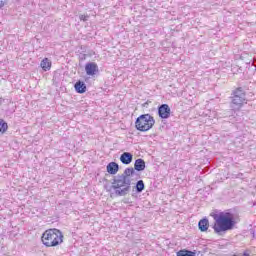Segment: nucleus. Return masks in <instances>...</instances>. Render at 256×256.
Here are the masks:
<instances>
[{
    "instance_id": "nucleus-3",
    "label": "nucleus",
    "mask_w": 256,
    "mask_h": 256,
    "mask_svg": "<svg viewBox=\"0 0 256 256\" xmlns=\"http://www.w3.org/2000/svg\"><path fill=\"white\" fill-rule=\"evenodd\" d=\"M42 243L45 247H57L63 243V232L57 228L48 229L42 234Z\"/></svg>"
},
{
    "instance_id": "nucleus-18",
    "label": "nucleus",
    "mask_w": 256,
    "mask_h": 256,
    "mask_svg": "<svg viewBox=\"0 0 256 256\" xmlns=\"http://www.w3.org/2000/svg\"><path fill=\"white\" fill-rule=\"evenodd\" d=\"M147 105H149V102H145V103L143 104V107H147Z\"/></svg>"
},
{
    "instance_id": "nucleus-14",
    "label": "nucleus",
    "mask_w": 256,
    "mask_h": 256,
    "mask_svg": "<svg viewBox=\"0 0 256 256\" xmlns=\"http://www.w3.org/2000/svg\"><path fill=\"white\" fill-rule=\"evenodd\" d=\"M195 255H197L195 252L189 251V250H180L177 252V256H195Z\"/></svg>"
},
{
    "instance_id": "nucleus-5",
    "label": "nucleus",
    "mask_w": 256,
    "mask_h": 256,
    "mask_svg": "<svg viewBox=\"0 0 256 256\" xmlns=\"http://www.w3.org/2000/svg\"><path fill=\"white\" fill-rule=\"evenodd\" d=\"M155 125V118L151 114H142L135 121L137 131H149Z\"/></svg>"
},
{
    "instance_id": "nucleus-10",
    "label": "nucleus",
    "mask_w": 256,
    "mask_h": 256,
    "mask_svg": "<svg viewBox=\"0 0 256 256\" xmlns=\"http://www.w3.org/2000/svg\"><path fill=\"white\" fill-rule=\"evenodd\" d=\"M74 89L76 93H85L87 91V85H85V82L79 80L75 83Z\"/></svg>"
},
{
    "instance_id": "nucleus-12",
    "label": "nucleus",
    "mask_w": 256,
    "mask_h": 256,
    "mask_svg": "<svg viewBox=\"0 0 256 256\" xmlns=\"http://www.w3.org/2000/svg\"><path fill=\"white\" fill-rule=\"evenodd\" d=\"M41 68L43 71H50L51 70V62L49 58H44L40 63Z\"/></svg>"
},
{
    "instance_id": "nucleus-1",
    "label": "nucleus",
    "mask_w": 256,
    "mask_h": 256,
    "mask_svg": "<svg viewBox=\"0 0 256 256\" xmlns=\"http://www.w3.org/2000/svg\"><path fill=\"white\" fill-rule=\"evenodd\" d=\"M145 160L138 158L134 162V168H126L121 175H117L113 181L112 185L106 191L110 192L114 189L115 195L117 197H125L131 191V178L135 175V171H145Z\"/></svg>"
},
{
    "instance_id": "nucleus-6",
    "label": "nucleus",
    "mask_w": 256,
    "mask_h": 256,
    "mask_svg": "<svg viewBox=\"0 0 256 256\" xmlns=\"http://www.w3.org/2000/svg\"><path fill=\"white\" fill-rule=\"evenodd\" d=\"M158 115L160 119H169L171 117V108L167 104L158 107Z\"/></svg>"
},
{
    "instance_id": "nucleus-15",
    "label": "nucleus",
    "mask_w": 256,
    "mask_h": 256,
    "mask_svg": "<svg viewBox=\"0 0 256 256\" xmlns=\"http://www.w3.org/2000/svg\"><path fill=\"white\" fill-rule=\"evenodd\" d=\"M7 129H9L7 122H5L3 119H0V133H5Z\"/></svg>"
},
{
    "instance_id": "nucleus-16",
    "label": "nucleus",
    "mask_w": 256,
    "mask_h": 256,
    "mask_svg": "<svg viewBox=\"0 0 256 256\" xmlns=\"http://www.w3.org/2000/svg\"><path fill=\"white\" fill-rule=\"evenodd\" d=\"M80 21H89V15L88 14H80L79 15Z\"/></svg>"
},
{
    "instance_id": "nucleus-8",
    "label": "nucleus",
    "mask_w": 256,
    "mask_h": 256,
    "mask_svg": "<svg viewBox=\"0 0 256 256\" xmlns=\"http://www.w3.org/2000/svg\"><path fill=\"white\" fill-rule=\"evenodd\" d=\"M120 161L123 163V165H130L133 161V154L130 152H124L120 156Z\"/></svg>"
},
{
    "instance_id": "nucleus-19",
    "label": "nucleus",
    "mask_w": 256,
    "mask_h": 256,
    "mask_svg": "<svg viewBox=\"0 0 256 256\" xmlns=\"http://www.w3.org/2000/svg\"><path fill=\"white\" fill-rule=\"evenodd\" d=\"M242 256H250L249 253L244 252Z\"/></svg>"
},
{
    "instance_id": "nucleus-4",
    "label": "nucleus",
    "mask_w": 256,
    "mask_h": 256,
    "mask_svg": "<svg viewBox=\"0 0 256 256\" xmlns=\"http://www.w3.org/2000/svg\"><path fill=\"white\" fill-rule=\"evenodd\" d=\"M247 103V93L242 87H238L232 91L231 107L232 109H241Z\"/></svg>"
},
{
    "instance_id": "nucleus-20",
    "label": "nucleus",
    "mask_w": 256,
    "mask_h": 256,
    "mask_svg": "<svg viewBox=\"0 0 256 256\" xmlns=\"http://www.w3.org/2000/svg\"><path fill=\"white\" fill-rule=\"evenodd\" d=\"M233 256H237V255L234 254Z\"/></svg>"
},
{
    "instance_id": "nucleus-13",
    "label": "nucleus",
    "mask_w": 256,
    "mask_h": 256,
    "mask_svg": "<svg viewBox=\"0 0 256 256\" xmlns=\"http://www.w3.org/2000/svg\"><path fill=\"white\" fill-rule=\"evenodd\" d=\"M144 190H145V182H143V180H139L136 183V192L143 193Z\"/></svg>"
},
{
    "instance_id": "nucleus-11",
    "label": "nucleus",
    "mask_w": 256,
    "mask_h": 256,
    "mask_svg": "<svg viewBox=\"0 0 256 256\" xmlns=\"http://www.w3.org/2000/svg\"><path fill=\"white\" fill-rule=\"evenodd\" d=\"M199 230L205 233L209 229V220L207 218L201 219L198 223Z\"/></svg>"
},
{
    "instance_id": "nucleus-17",
    "label": "nucleus",
    "mask_w": 256,
    "mask_h": 256,
    "mask_svg": "<svg viewBox=\"0 0 256 256\" xmlns=\"http://www.w3.org/2000/svg\"><path fill=\"white\" fill-rule=\"evenodd\" d=\"M2 7H5V0H0V9H2Z\"/></svg>"
},
{
    "instance_id": "nucleus-7",
    "label": "nucleus",
    "mask_w": 256,
    "mask_h": 256,
    "mask_svg": "<svg viewBox=\"0 0 256 256\" xmlns=\"http://www.w3.org/2000/svg\"><path fill=\"white\" fill-rule=\"evenodd\" d=\"M85 71L87 75H95V73L99 71V67L93 62L87 63L85 66Z\"/></svg>"
},
{
    "instance_id": "nucleus-2",
    "label": "nucleus",
    "mask_w": 256,
    "mask_h": 256,
    "mask_svg": "<svg viewBox=\"0 0 256 256\" xmlns=\"http://www.w3.org/2000/svg\"><path fill=\"white\" fill-rule=\"evenodd\" d=\"M214 226L215 233H225L231 231L235 227V217L230 212H221L214 215Z\"/></svg>"
},
{
    "instance_id": "nucleus-9",
    "label": "nucleus",
    "mask_w": 256,
    "mask_h": 256,
    "mask_svg": "<svg viewBox=\"0 0 256 256\" xmlns=\"http://www.w3.org/2000/svg\"><path fill=\"white\" fill-rule=\"evenodd\" d=\"M107 173H109L110 175H117V173L119 172V164H117L116 162H110L107 167Z\"/></svg>"
}]
</instances>
